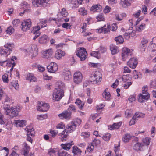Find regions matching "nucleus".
Instances as JSON below:
<instances>
[{"label":"nucleus","mask_w":156,"mask_h":156,"mask_svg":"<svg viewBox=\"0 0 156 156\" xmlns=\"http://www.w3.org/2000/svg\"><path fill=\"white\" fill-rule=\"evenodd\" d=\"M60 14L62 16L64 17H66L68 15V13L67 12L66 9L65 8H63L61 11L60 12Z\"/></svg>","instance_id":"8fccbe9b"},{"label":"nucleus","mask_w":156,"mask_h":156,"mask_svg":"<svg viewBox=\"0 0 156 156\" xmlns=\"http://www.w3.org/2000/svg\"><path fill=\"white\" fill-rule=\"evenodd\" d=\"M83 75L80 72H76L74 74L73 81L76 84H79L82 81Z\"/></svg>","instance_id":"f8f14e48"},{"label":"nucleus","mask_w":156,"mask_h":156,"mask_svg":"<svg viewBox=\"0 0 156 156\" xmlns=\"http://www.w3.org/2000/svg\"><path fill=\"white\" fill-rule=\"evenodd\" d=\"M79 11L83 15H86L87 13V10L85 9V8L84 7L80 8L79 9Z\"/></svg>","instance_id":"5fc2aeb1"},{"label":"nucleus","mask_w":156,"mask_h":156,"mask_svg":"<svg viewBox=\"0 0 156 156\" xmlns=\"http://www.w3.org/2000/svg\"><path fill=\"white\" fill-rule=\"evenodd\" d=\"M56 88L55 89H57L58 90H63L65 87L64 83L62 81H58L56 83Z\"/></svg>","instance_id":"72a5a7b5"},{"label":"nucleus","mask_w":156,"mask_h":156,"mask_svg":"<svg viewBox=\"0 0 156 156\" xmlns=\"http://www.w3.org/2000/svg\"><path fill=\"white\" fill-rule=\"evenodd\" d=\"M63 76L64 79L66 80H69L71 78V72L69 69L66 68L63 70Z\"/></svg>","instance_id":"a211bd4d"},{"label":"nucleus","mask_w":156,"mask_h":156,"mask_svg":"<svg viewBox=\"0 0 156 156\" xmlns=\"http://www.w3.org/2000/svg\"><path fill=\"white\" fill-rule=\"evenodd\" d=\"M146 24L144 23H142L139 27H137L136 28V31L137 32H141L145 28Z\"/></svg>","instance_id":"79ce46f5"},{"label":"nucleus","mask_w":156,"mask_h":156,"mask_svg":"<svg viewBox=\"0 0 156 156\" xmlns=\"http://www.w3.org/2000/svg\"><path fill=\"white\" fill-rule=\"evenodd\" d=\"M26 80H29L30 82H35L37 80L34 74L32 73H28L26 77Z\"/></svg>","instance_id":"473e14b6"},{"label":"nucleus","mask_w":156,"mask_h":156,"mask_svg":"<svg viewBox=\"0 0 156 156\" xmlns=\"http://www.w3.org/2000/svg\"><path fill=\"white\" fill-rule=\"evenodd\" d=\"M150 86L152 88H156V80L151 81L150 83Z\"/></svg>","instance_id":"774afa93"},{"label":"nucleus","mask_w":156,"mask_h":156,"mask_svg":"<svg viewBox=\"0 0 156 156\" xmlns=\"http://www.w3.org/2000/svg\"><path fill=\"white\" fill-rule=\"evenodd\" d=\"M122 124V122H121L118 123H115L113 125L108 126V129L111 130L117 129L120 127Z\"/></svg>","instance_id":"cd10ccee"},{"label":"nucleus","mask_w":156,"mask_h":156,"mask_svg":"<svg viewBox=\"0 0 156 156\" xmlns=\"http://www.w3.org/2000/svg\"><path fill=\"white\" fill-rule=\"evenodd\" d=\"M71 112H68V110H65L61 113L58 114V116L62 119L69 120L71 118Z\"/></svg>","instance_id":"9b49d317"},{"label":"nucleus","mask_w":156,"mask_h":156,"mask_svg":"<svg viewBox=\"0 0 156 156\" xmlns=\"http://www.w3.org/2000/svg\"><path fill=\"white\" fill-rule=\"evenodd\" d=\"M4 47L5 49L0 48V52L2 56L7 57L12 51L14 44L12 43H8L5 45Z\"/></svg>","instance_id":"7ed1b4c3"},{"label":"nucleus","mask_w":156,"mask_h":156,"mask_svg":"<svg viewBox=\"0 0 156 156\" xmlns=\"http://www.w3.org/2000/svg\"><path fill=\"white\" fill-rule=\"evenodd\" d=\"M148 42V40L147 39L143 38L141 41L140 47L144 48V49L146 47V45Z\"/></svg>","instance_id":"ea45409f"},{"label":"nucleus","mask_w":156,"mask_h":156,"mask_svg":"<svg viewBox=\"0 0 156 156\" xmlns=\"http://www.w3.org/2000/svg\"><path fill=\"white\" fill-rule=\"evenodd\" d=\"M110 49L111 50L112 54V55H114L119 51L117 47L116 46H113V45L110 46Z\"/></svg>","instance_id":"e433bc0d"},{"label":"nucleus","mask_w":156,"mask_h":156,"mask_svg":"<svg viewBox=\"0 0 156 156\" xmlns=\"http://www.w3.org/2000/svg\"><path fill=\"white\" fill-rule=\"evenodd\" d=\"M46 20L45 19H41L39 23L37 24V26L34 27V32L38 31L41 28H43L47 26Z\"/></svg>","instance_id":"4468645a"},{"label":"nucleus","mask_w":156,"mask_h":156,"mask_svg":"<svg viewBox=\"0 0 156 156\" xmlns=\"http://www.w3.org/2000/svg\"><path fill=\"white\" fill-rule=\"evenodd\" d=\"M138 139L137 137H134V141H135L136 142L134 145L133 148L136 151L139 150L140 149V147L142 146L141 144L138 142Z\"/></svg>","instance_id":"c85d7f7f"},{"label":"nucleus","mask_w":156,"mask_h":156,"mask_svg":"<svg viewBox=\"0 0 156 156\" xmlns=\"http://www.w3.org/2000/svg\"><path fill=\"white\" fill-rule=\"evenodd\" d=\"M75 104L77 105L80 109H82L83 108L84 104L82 103L80 100H77L75 102Z\"/></svg>","instance_id":"c03bdc74"},{"label":"nucleus","mask_w":156,"mask_h":156,"mask_svg":"<svg viewBox=\"0 0 156 156\" xmlns=\"http://www.w3.org/2000/svg\"><path fill=\"white\" fill-rule=\"evenodd\" d=\"M90 135V133L89 132H83L81 133V136L84 138H87L89 137Z\"/></svg>","instance_id":"603ef678"},{"label":"nucleus","mask_w":156,"mask_h":156,"mask_svg":"<svg viewBox=\"0 0 156 156\" xmlns=\"http://www.w3.org/2000/svg\"><path fill=\"white\" fill-rule=\"evenodd\" d=\"M111 136V134L110 133H107L103 136L102 138L108 142Z\"/></svg>","instance_id":"49530a36"},{"label":"nucleus","mask_w":156,"mask_h":156,"mask_svg":"<svg viewBox=\"0 0 156 156\" xmlns=\"http://www.w3.org/2000/svg\"><path fill=\"white\" fill-rule=\"evenodd\" d=\"M22 146L23 148L22 154L25 156H28L30 150V146L25 142L23 144Z\"/></svg>","instance_id":"6ab92c4d"},{"label":"nucleus","mask_w":156,"mask_h":156,"mask_svg":"<svg viewBox=\"0 0 156 156\" xmlns=\"http://www.w3.org/2000/svg\"><path fill=\"white\" fill-rule=\"evenodd\" d=\"M132 50H130L126 47H124L122 49V56L123 61L126 60L132 55Z\"/></svg>","instance_id":"0eeeda50"},{"label":"nucleus","mask_w":156,"mask_h":156,"mask_svg":"<svg viewBox=\"0 0 156 156\" xmlns=\"http://www.w3.org/2000/svg\"><path fill=\"white\" fill-rule=\"evenodd\" d=\"M132 136L133 135L130 133H126L123 135L122 139V141L126 143L130 141Z\"/></svg>","instance_id":"393cba45"},{"label":"nucleus","mask_w":156,"mask_h":156,"mask_svg":"<svg viewBox=\"0 0 156 156\" xmlns=\"http://www.w3.org/2000/svg\"><path fill=\"white\" fill-rule=\"evenodd\" d=\"M137 60L136 58H131L127 62V65L132 69H135L138 64Z\"/></svg>","instance_id":"ddd939ff"},{"label":"nucleus","mask_w":156,"mask_h":156,"mask_svg":"<svg viewBox=\"0 0 156 156\" xmlns=\"http://www.w3.org/2000/svg\"><path fill=\"white\" fill-rule=\"evenodd\" d=\"M50 133L53 137H54L57 134L58 132L57 130H51Z\"/></svg>","instance_id":"69168bd1"},{"label":"nucleus","mask_w":156,"mask_h":156,"mask_svg":"<svg viewBox=\"0 0 156 156\" xmlns=\"http://www.w3.org/2000/svg\"><path fill=\"white\" fill-rule=\"evenodd\" d=\"M115 41L118 43H122L124 42V39L122 36L120 35L115 38Z\"/></svg>","instance_id":"37998d69"},{"label":"nucleus","mask_w":156,"mask_h":156,"mask_svg":"<svg viewBox=\"0 0 156 156\" xmlns=\"http://www.w3.org/2000/svg\"><path fill=\"white\" fill-rule=\"evenodd\" d=\"M63 28H65L67 29H70L71 28V26L68 23H64L62 25Z\"/></svg>","instance_id":"052dcab7"},{"label":"nucleus","mask_w":156,"mask_h":156,"mask_svg":"<svg viewBox=\"0 0 156 156\" xmlns=\"http://www.w3.org/2000/svg\"><path fill=\"white\" fill-rule=\"evenodd\" d=\"M84 0H77V1L74 4L73 7L74 8H76L78 7V4L81 5L82 4V2Z\"/></svg>","instance_id":"864d4df0"},{"label":"nucleus","mask_w":156,"mask_h":156,"mask_svg":"<svg viewBox=\"0 0 156 156\" xmlns=\"http://www.w3.org/2000/svg\"><path fill=\"white\" fill-rule=\"evenodd\" d=\"M38 50V48L36 45L33 44L31 46L30 52L31 54L32 57H35L37 55Z\"/></svg>","instance_id":"dca6fc26"},{"label":"nucleus","mask_w":156,"mask_h":156,"mask_svg":"<svg viewBox=\"0 0 156 156\" xmlns=\"http://www.w3.org/2000/svg\"><path fill=\"white\" fill-rule=\"evenodd\" d=\"M28 135H30L32 136H34L35 132L34 129L31 126H27L25 129Z\"/></svg>","instance_id":"a878e982"},{"label":"nucleus","mask_w":156,"mask_h":156,"mask_svg":"<svg viewBox=\"0 0 156 156\" xmlns=\"http://www.w3.org/2000/svg\"><path fill=\"white\" fill-rule=\"evenodd\" d=\"M150 98L149 94H140L138 96V101L142 103L148 100Z\"/></svg>","instance_id":"aec40b11"},{"label":"nucleus","mask_w":156,"mask_h":156,"mask_svg":"<svg viewBox=\"0 0 156 156\" xmlns=\"http://www.w3.org/2000/svg\"><path fill=\"white\" fill-rule=\"evenodd\" d=\"M133 116H135L136 119L141 117L143 118L144 116V114L138 112L135 113Z\"/></svg>","instance_id":"3c124183"},{"label":"nucleus","mask_w":156,"mask_h":156,"mask_svg":"<svg viewBox=\"0 0 156 156\" xmlns=\"http://www.w3.org/2000/svg\"><path fill=\"white\" fill-rule=\"evenodd\" d=\"M31 24L30 19L24 20L21 23L22 30L24 31L29 30L31 27Z\"/></svg>","instance_id":"9d476101"},{"label":"nucleus","mask_w":156,"mask_h":156,"mask_svg":"<svg viewBox=\"0 0 156 156\" xmlns=\"http://www.w3.org/2000/svg\"><path fill=\"white\" fill-rule=\"evenodd\" d=\"M65 54V52L60 50H57L55 54V57L57 59H60L61 58L64 56Z\"/></svg>","instance_id":"b1692460"},{"label":"nucleus","mask_w":156,"mask_h":156,"mask_svg":"<svg viewBox=\"0 0 156 156\" xmlns=\"http://www.w3.org/2000/svg\"><path fill=\"white\" fill-rule=\"evenodd\" d=\"M16 57L15 56H12L11 58H10V60L8 61V62L6 63V65L7 66L9 67L11 66V68L10 70V72H12L14 66L15 65V63L14 62V59L16 60Z\"/></svg>","instance_id":"412c9836"},{"label":"nucleus","mask_w":156,"mask_h":156,"mask_svg":"<svg viewBox=\"0 0 156 156\" xmlns=\"http://www.w3.org/2000/svg\"><path fill=\"white\" fill-rule=\"evenodd\" d=\"M149 50L152 55H154L156 53V45L155 44H151L149 47Z\"/></svg>","instance_id":"f704fd0d"},{"label":"nucleus","mask_w":156,"mask_h":156,"mask_svg":"<svg viewBox=\"0 0 156 156\" xmlns=\"http://www.w3.org/2000/svg\"><path fill=\"white\" fill-rule=\"evenodd\" d=\"M101 143V141L99 139L95 138L92 141L91 144L94 146H97Z\"/></svg>","instance_id":"a18cd8bd"},{"label":"nucleus","mask_w":156,"mask_h":156,"mask_svg":"<svg viewBox=\"0 0 156 156\" xmlns=\"http://www.w3.org/2000/svg\"><path fill=\"white\" fill-rule=\"evenodd\" d=\"M76 55L80 58L81 61H84L87 55V53L85 48H80L77 51Z\"/></svg>","instance_id":"6e6552de"},{"label":"nucleus","mask_w":156,"mask_h":156,"mask_svg":"<svg viewBox=\"0 0 156 156\" xmlns=\"http://www.w3.org/2000/svg\"><path fill=\"white\" fill-rule=\"evenodd\" d=\"M148 90V87L146 85L144 86L143 87L142 89V94H149L147 92Z\"/></svg>","instance_id":"6e6d98bb"},{"label":"nucleus","mask_w":156,"mask_h":156,"mask_svg":"<svg viewBox=\"0 0 156 156\" xmlns=\"http://www.w3.org/2000/svg\"><path fill=\"white\" fill-rule=\"evenodd\" d=\"M26 122L24 120H14L13 124L17 126L23 127L26 125Z\"/></svg>","instance_id":"bb28decb"},{"label":"nucleus","mask_w":156,"mask_h":156,"mask_svg":"<svg viewBox=\"0 0 156 156\" xmlns=\"http://www.w3.org/2000/svg\"><path fill=\"white\" fill-rule=\"evenodd\" d=\"M151 138L149 137H146L142 140L143 144L146 145H148L150 144Z\"/></svg>","instance_id":"4c0bfd02"},{"label":"nucleus","mask_w":156,"mask_h":156,"mask_svg":"<svg viewBox=\"0 0 156 156\" xmlns=\"http://www.w3.org/2000/svg\"><path fill=\"white\" fill-rule=\"evenodd\" d=\"M74 144L73 141H71L70 143H66L65 144H61L62 147L64 149L69 150L71 147V146Z\"/></svg>","instance_id":"2f4dec72"},{"label":"nucleus","mask_w":156,"mask_h":156,"mask_svg":"<svg viewBox=\"0 0 156 156\" xmlns=\"http://www.w3.org/2000/svg\"><path fill=\"white\" fill-rule=\"evenodd\" d=\"M6 32L7 34L10 35L14 32V29L12 27H10L7 28Z\"/></svg>","instance_id":"e2e57ef3"},{"label":"nucleus","mask_w":156,"mask_h":156,"mask_svg":"<svg viewBox=\"0 0 156 156\" xmlns=\"http://www.w3.org/2000/svg\"><path fill=\"white\" fill-rule=\"evenodd\" d=\"M96 18L98 21H103L104 20L105 18L104 15L102 13H100L97 16Z\"/></svg>","instance_id":"de8ad7c7"},{"label":"nucleus","mask_w":156,"mask_h":156,"mask_svg":"<svg viewBox=\"0 0 156 156\" xmlns=\"http://www.w3.org/2000/svg\"><path fill=\"white\" fill-rule=\"evenodd\" d=\"M58 156H71L68 154L66 152L64 151H60L58 153Z\"/></svg>","instance_id":"09e8293b"},{"label":"nucleus","mask_w":156,"mask_h":156,"mask_svg":"<svg viewBox=\"0 0 156 156\" xmlns=\"http://www.w3.org/2000/svg\"><path fill=\"white\" fill-rule=\"evenodd\" d=\"M58 68L57 65L54 62H51L50 64L47 67L48 71L51 73L55 72L58 70Z\"/></svg>","instance_id":"2eb2a0df"},{"label":"nucleus","mask_w":156,"mask_h":156,"mask_svg":"<svg viewBox=\"0 0 156 156\" xmlns=\"http://www.w3.org/2000/svg\"><path fill=\"white\" fill-rule=\"evenodd\" d=\"M48 2L47 0H33L32 4L35 7H41L44 3H47Z\"/></svg>","instance_id":"f3484780"},{"label":"nucleus","mask_w":156,"mask_h":156,"mask_svg":"<svg viewBox=\"0 0 156 156\" xmlns=\"http://www.w3.org/2000/svg\"><path fill=\"white\" fill-rule=\"evenodd\" d=\"M20 22V20L19 19H15L12 22L13 27H15L18 26Z\"/></svg>","instance_id":"680f3d73"},{"label":"nucleus","mask_w":156,"mask_h":156,"mask_svg":"<svg viewBox=\"0 0 156 156\" xmlns=\"http://www.w3.org/2000/svg\"><path fill=\"white\" fill-rule=\"evenodd\" d=\"M47 118V116L46 114H44L43 115H37V118L38 120H43L46 119Z\"/></svg>","instance_id":"4d7b16f0"},{"label":"nucleus","mask_w":156,"mask_h":156,"mask_svg":"<svg viewBox=\"0 0 156 156\" xmlns=\"http://www.w3.org/2000/svg\"><path fill=\"white\" fill-rule=\"evenodd\" d=\"M49 108V104L47 103L40 101L38 102L37 110L38 111L46 112L48 109Z\"/></svg>","instance_id":"1a4fd4ad"},{"label":"nucleus","mask_w":156,"mask_h":156,"mask_svg":"<svg viewBox=\"0 0 156 156\" xmlns=\"http://www.w3.org/2000/svg\"><path fill=\"white\" fill-rule=\"evenodd\" d=\"M48 39V36L46 35H44L39 38L38 42L40 44H44L46 43Z\"/></svg>","instance_id":"c756f323"},{"label":"nucleus","mask_w":156,"mask_h":156,"mask_svg":"<svg viewBox=\"0 0 156 156\" xmlns=\"http://www.w3.org/2000/svg\"><path fill=\"white\" fill-rule=\"evenodd\" d=\"M3 108L5 114L12 118L17 116L21 110L20 107L18 105L9 108V105H4Z\"/></svg>","instance_id":"f257e3e1"},{"label":"nucleus","mask_w":156,"mask_h":156,"mask_svg":"<svg viewBox=\"0 0 156 156\" xmlns=\"http://www.w3.org/2000/svg\"><path fill=\"white\" fill-rule=\"evenodd\" d=\"M2 79L4 82L8 83V75L7 74H5L2 77Z\"/></svg>","instance_id":"338daca9"},{"label":"nucleus","mask_w":156,"mask_h":156,"mask_svg":"<svg viewBox=\"0 0 156 156\" xmlns=\"http://www.w3.org/2000/svg\"><path fill=\"white\" fill-rule=\"evenodd\" d=\"M76 127V124L74 122L72 121L69 123L66 126V129L63 131L60 134L61 137L60 140L62 141H65L67 139V131L71 133L73 131Z\"/></svg>","instance_id":"f03ea898"},{"label":"nucleus","mask_w":156,"mask_h":156,"mask_svg":"<svg viewBox=\"0 0 156 156\" xmlns=\"http://www.w3.org/2000/svg\"><path fill=\"white\" fill-rule=\"evenodd\" d=\"M68 111H69V112H70V111L74 112L76 111V109L75 107L72 105H71L69 106L68 108Z\"/></svg>","instance_id":"bf43d9fd"},{"label":"nucleus","mask_w":156,"mask_h":156,"mask_svg":"<svg viewBox=\"0 0 156 156\" xmlns=\"http://www.w3.org/2000/svg\"><path fill=\"white\" fill-rule=\"evenodd\" d=\"M3 102L5 104V103L8 104L11 103H13V102L12 98L6 94L5 96L4 100L3 101Z\"/></svg>","instance_id":"58836bf2"},{"label":"nucleus","mask_w":156,"mask_h":156,"mask_svg":"<svg viewBox=\"0 0 156 156\" xmlns=\"http://www.w3.org/2000/svg\"><path fill=\"white\" fill-rule=\"evenodd\" d=\"M53 52L52 49H49L43 52V56L44 58H48L52 55Z\"/></svg>","instance_id":"4be33fe9"},{"label":"nucleus","mask_w":156,"mask_h":156,"mask_svg":"<svg viewBox=\"0 0 156 156\" xmlns=\"http://www.w3.org/2000/svg\"><path fill=\"white\" fill-rule=\"evenodd\" d=\"M117 29V27L116 24H113L111 26L108 25L107 26L106 28V25H105L103 27L99 29H97V30H98V32L99 33L104 32L106 33L109 32L110 30L112 31H115Z\"/></svg>","instance_id":"423d86ee"},{"label":"nucleus","mask_w":156,"mask_h":156,"mask_svg":"<svg viewBox=\"0 0 156 156\" xmlns=\"http://www.w3.org/2000/svg\"><path fill=\"white\" fill-rule=\"evenodd\" d=\"M94 146L91 144H89L87 148V151L90 152L94 149Z\"/></svg>","instance_id":"0e129e2a"},{"label":"nucleus","mask_w":156,"mask_h":156,"mask_svg":"<svg viewBox=\"0 0 156 156\" xmlns=\"http://www.w3.org/2000/svg\"><path fill=\"white\" fill-rule=\"evenodd\" d=\"M102 95L103 98L109 101L110 99V93L107 91V90H105L102 94Z\"/></svg>","instance_id":"c9c22d12"},{"label":"nucleus","mask_w":156,"mask_h":156,"mask_svg":"<svg viewBox=\"0 0 156 156\" xmlns=\"http://www.w3.org/2000/svg\"><path fill=\"white\" fill-rule=\"evenodd\" d=\"M129 30H126V31L124 34V37L126 39H129L130 37L131 32H129Z\"/></svg>","instance_id":"13d9d810"},{"label":"nucleus","mask_w":156,"mask_h":156,"mask_svg":"<svg viewBox=\"0 0 156 156\" xmlns=\"http://www.w3.org/2000/svg\"><path fill=\"white\" fill-rule=\"evenodd\" d=\"M102 80L101 73L98 71H95L92 73L90 79L91 82H95L97 84H99Z\"/></svg>","instance_id":"20e7f679"},{"label":"nucleus","mask_w":156,"mask_h":156,"mask_svg":"<svg viewBox=\"0 0 156 156\" xmlns=\"http://www.w3.org/2000/svg\"><path fill=\"white\" fill-rule=\"evenodd\" d=\"M90 55L92 56L95 57L98 59H99L101 57V55L99 51H92L91 52Z\"/></svg>","instance_id":"a19ab883"},{"label":"nucleus","mask_w":156,"mask_h":156,"mask_svg":"<svg viewBox=\"0 0 156 156\" xmlns=\"http://www.w3.org/2000/svg\"><path fill=\"white\" fill-rule=\"evenodd\" d=\"M121 5L123 8H126L130 5L133 0H120Z\"/></svg>","instance_id":"5701e85b"},{"label":"nucleus","mask_w":156,"mask_h":156,"mask_svg":"<svg viewBox=\"0 0 156 156\" xmlns=\"http://www.w3.org/2000/svg\"><path fill=\"white\" fill-rule=\"evenodd\" d=\"M102 10V6L99 5H97L93 6L90 10L94 12H100Z\"/></svg>","instance_id":"7c9ffc66"},{"label":"nucleus","mask_w":156,"mask_h":156,"mask_svg":"<svg viewBox=\"0 0 156 156\" xmlns=\"http://www.w3.org/2000/svg\"><path fill=\"white\" fill-rule=\"evenodd\" d=\"M64 93L63 90L55 89L53 92V100L55 101H59L64 96Z\"/></svg>","instance_id":"39448f33"}]
</instances>
